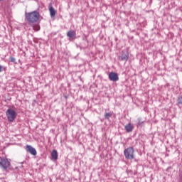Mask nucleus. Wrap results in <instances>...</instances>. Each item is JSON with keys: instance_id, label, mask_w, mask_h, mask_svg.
I'll list each match as a JSON object with an SVG mask.
<instances>
[{"instance_id": "17", "label": "nucleus", "mask_w": 182, "mask_h": 182, "mask_svg": "<svg viewBox=\"0 0 182 182\" xmlns=\"http://www.w3.org/2000/svg\"><path fill=\"white\" fill-rule=\"evenodd\" d=\"M179 182H182V173L179 176Z\"/></svg>"}, {"instance_id": "6", "label": "nucleus", "mask_w": 182, "mask_h": 182, "mask_svg": "<svg viewBox=\"0 0 182 182\" xmlns=\"http://www.w3.org/2000/svg\"><path fill=\"white\" fill-rule=\"evenodd\" d=\"M118 60L121 62H127L129 60V53H124V51H122L121 55L118 56Z\"/></svg>"}, {"instance_id": "11", "label": "nucleus", "mask_w": 182, "mask_h": 182, "mask_svg": "<svg viewBox=\"0 0 182 182\" xmlns=\"http://www.w3.org/2000/svg\"><path fill=\"white\" fill-rule=\"evenodd\" d=\"M48 8L51 18H55L56 15V10L53 6H51L50 4L49 5Z\"/></svg>"}, {"instance_id": "14", "label": "nucleus", "mask_w": 182, "mask_h": 182, "mask_svg": "<svg viewBox=\"0 0 182 182\" xmlns=\"http://www.w3.org/2000/svg\"><path fill=\"white\" fill-rule=\"evenodd\" d=\"M105 119H110V117H112V114L111 113H105Z\"/></svg>"}, {"instance_id": "3", "label": "nucleus", "mask_w": 182, "mask_h": 182, "mask_svg": "<svg viewBox=\"0 0 182 182\" xmlns=\"http://www.w3.org/2000/svg\"><path fill=\"white\" fill-rule=\"evenodd\" d=\"M6 116L7 117V120L10 122H12L16 119L17 114L15 110L9 108L6 112Z\"/></svg>"}, {"instance_id": "16", "label": "nucleus", "mask_w": 182, "mask_h": 182, "mask_svg": "<svg viewBox=\"0 0 182 182\" xmlns=\"http://www.w3.org/2000/svg\"><path fill=\"white\" fill-rule=\"evenodd\" d=\"M15 60H16L15 58H14V57L10 58V61L11 62H15Z\"/></svg>"}, {"instance_id": "4", "label": "nucleus", "mask_w": 182, "mask_h": 182, "mask_svg": "<svg viewBox=\"0 0 182 182\" xmlns=\"http://www.w3.org/2000/svg\"><path fill=\"white\" fill-rule=\"evenodd\" d=\"M11 166V162L8 160V159H0V167L3 168V170H7Z\"/></svg>"}, {"instance_id": "8", "label": "nucleus", "mask_w": 182, "mask_h": 182, "mask_svg": "<svg viewBox=\"0 0 182 182\" xmlns=\"http://www.w3.org/2000/svg\"><path fill=\"white\" fill-rule=\"evenodd\" d=\"M124 129L127 132V133H132L133 130H134V124L132 123H128L125 127Z\"/></svg>"}, {"instance_id": "10", "label": "nucleus", "mask_w": 182, "mask_h": 182, "mask_svg": "<svg viewBox=\"0 0 182 182\" xmlns=\"http://www.w3.org/2000/svg\"><path fill=\"white\" fill-rule=\"evenodd\" d=\"M50 160H52L53 161H56V160H58V151L57 150H53L51 152Z\"/></svg>"}, {"instance_id": "5", "label": "nucleus", "mask_w": 182, "mask_h": 182, "mask_svg": "<svg viewBox=\"0 0 182 182\" xmlns=\"http://www.w3.org/2000/svg\"><path fill=\"white\" fill-rule=\"evenodd\" d=\"M26 151H27V153H30L31 156H36V154H38V152H36V149H35V148H33L31 145H27L26 146Z\"/></svg>"}, {"instance_id": "1", "label": "nucleus", "mask_w": 182, "mask_h": 182, "mask_svg": "<svg viewBox=\"0 0 182 182\" xmlns=\"http://www.w3.org/2000/svg\"><path fill=\"white\" fill-rule=\"evenodd\" d=\"M39 13L38 11H33L26 14V18L28 22L33 23L39 21Z\"/></svg>"}, {"instance_id": "9", "label": "nucleus", "mask_w": 182, "mask_h": 182, "mask_svg": "<svg viewBox=\"0 0 182 182\" xmlns=\"http://www.w3.org/2000/svg\"><path fill=\"white\" fill-rule=\"evenodd\" d=\"M67 36L70 39H75L76 38V31L70 30L67 33Z\"/></svg>"}, {"instance_id": "12", "label": "nucleus", "mask_w": 182, "mask_h": 182, "mask_svg": "<svg viewBox=\"0 0 182 182\" xmlns=\"http://www.w3.org/2000/svg\"><path fill=\"white\" fill-rule=\"evenodd\" d=\"M176 105L178 107H179L180 109L182 108V96L178 97Z\"/></svg>"}, {"instance_id": "2", "label": "nucleus", "mask_w": 182, "mask_h": 182, "mask_svg": "<svg viewBox=\"0 0 182 182\" xmlns=\"http://www.w3.org/2000/svg\"><path fill=\"white\" fill-rule=\"evenodd\" d=\"M124 156L127 160H134L136 156L134 155V148L133 146H129L124 149Z\"/></svg>"}, {"instance_id": "19", "label": "nucleus", "mask_w": 182, "mask_h": 182, "mask_svg": "<svg viewBox=\"0 0 182 182\" xmlns=\"http://www.w3.org/2000/svg\"><path fill=\"white\" fill-rule=\"evenodd\" d=\"M0 1H4V0H0Z\"/></svg>"}, {"instance_id": "15", "label": "nucleus", "mask_w": 182, "mask_h": 182, "mask_svg": "<svg viewBox=\"0 0 182 182\" xmlns=\"http://www.w3.org/2000/svg\"><path fill=\"white\" fill-rule=\"evenodd\" d=\"M34 31H38L41 29V27H39V25H36L33 26Z\"/></svg>"}, {"instance_id": "18", "label": "nucleus", "mask_w": 182, "mask_h": 182, "mask_svg": "<svg viewBox=\"0 0 182 182\" xmlns=\"http://www.w3.org/2000/svg\"><path fill=\"white\" fill-rule=\"evenodd\" d=\"M0 72H2V66L0 65Z\"/></svg>"}, {"instance_id": "7", "label": "nucleus", "mask_w": 182, "mask_h": 182, "mask_svg": "<svg viewBox=\"0 0 182 182\" xmlns=\"http://www.w3.org/2000/svg\"><path fill=\"white\" fill-rule=\"evenodd\" d=\"M109 79L111 82H117L119 80V75L114 72H111L109 74Z\"/></svg>"}, {"instance_id": "13", "label": "nucleus", "mask_w": 182, "mask_h": 182, "mask_svg": "<svg viewBox=\"0 0 182 182\" xmlns=\"http://www.w3.org/2000/svg\"><path fill=\"white\" fill-rule=\"evenodd\" d=\"M137 124L138 126H141V124H143L144 123V121H143V119H141V117H139L137 119Z\"/></svg>"}]
</instances>
